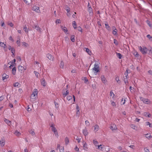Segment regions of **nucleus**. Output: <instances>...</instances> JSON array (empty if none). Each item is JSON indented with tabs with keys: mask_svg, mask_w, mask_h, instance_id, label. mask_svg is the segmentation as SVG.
Masks as SVG:
<instances>
[{
	"mask_svg": "<svg viewBox=\"0 0 152 152\" xmlns=\"http://www.w3.org/2000/svg\"><path fill=\"white\" fill-rule=\"evenodd\" d=\"M134 54L136 57H138L139 55L137 52H136L134 53Z\"/></svg>",
	"mask_w": 152,
	"mask_h": 152,
	"instance_id": "64",
	"label": "nucleus"
},
{
	"mask_svg": "<svg viewBox=\"0 0 152 152\" xmlns=\"http://www.w3.org/2000/svg\"><path fill=\"white\" fill-rule=\"evenodd\" d=\"M9 77V75L6 74L5 73L3 74L2 75V79L3 80L5 79H7Z\"/></svg>",
	"mask_w": 152,
	"mask_h": 152,
	"instance_id": "10",
	"label": "nucleus"
},
{
	"mask_svg": "<svg viewBox=\"0 0 152 152\" xmlns=\"http://www.w3.org/2000/svg\"><path fill=\"white\" fill-rule=\"evenodd\" d=\"M20 39H19V40H18L16 42V43L18 46H20Z\"/></svg>",
	"mask_w": 152,
	"mask_h": 152,
	"instance_id": "46",
	"label": "nucleus"
},
{
	"mask_svg": "<svg viewBox=\"0 0 152 152\" xmlns=\"http://www.w3.org/2000/svg\"><path fill=\"white\" fill-rule=\"evenodd\" d=\"M144 150L145 151V152H150L148 149H147L146 148H144Z\"/></svg>",
	"mask_w": 152,
	"mask_h": 152,
	"instance_id": "58",
	"label": "nucleus"
},
{
	"mask_svg": "<svg viewBox=\"0 0 152 152\" xmlns=\"http://www.w3.org/2000/svg\"><path fill=\"white\" fill-rule=\"evenodd\" d=\"M56 24L61 23V20L60 19H57L56 20Z\"/></svg>",
	"mask_w": 152,
	"mask_h": 152,
	"instance_id": "50",
	"label": "nucleus"
},
{
	"mask_svg": "<svg viewBox=\"0 0 152 152\" xmlns=\"http://www.w3.org/2000/svg\"><path fill=\"white\" fill-rule=\"evenodd\" d=\"M105 28L108 30H110V26H109L108 24L107 23H105Z\"/></svg>",
	"mask_w": 152,
	"mask_h": 152,
	"instance_id": "35",
	"label": "nucleus"
},
{
	"mask_svg": "<svg viewBox=\"0 0 152 152\" xmlns=\"http://www.w3.org/2000/svg\"><path fill=\"white\" fill-rule=\"evenodd\" d=\"M80 139H79L77 137L76 138V140L77 141L78 143L80 142Z\"/></svg>",
	"mask_w": 152,
	"mask_h": 152,
	"instance_id": "61",
	"label": "nucleus"
},
{
	"mask_svg": "<svg viewBox=\"0 0 152 152\" xmlns=\"http://www.w3.org/2000/svg\"><path fill=\"white\" fill-rule=\"evenodd\" d=\"M146 137L148 139H151L152 138V137L151 135L150 134H146Z\"/></svg>",
	"mask_w": 152,
	"mask_h": 152,
	"instance_id": "24",
	"label": "nucleus"
},
{
	"mask_svg": "<svg viewBox=\"0 0 152 152\" xmlns=\"http://www.w3.org/2000/svg\"><path fill=\"white\" fill-rule=\"evenodd\" d=\"M46 57L49 60L53 61V57L50 54H48L46 55Z\"/></svg>",
	"mask_w": 152,
	"mask_h": 152,
	"instance_id": "6",
	"label": "nucleus"
},
{
	"mask_svg": "<svg viewBox=\"0 0 152 152\" xmlns=\"http://www.w3.org/2000/svg\"><path fill=\"white\" fill-rule=\"evenodd\" d=\"M99 129V126L97 124H96L94 126V130L96 131L95 132L97 131Z\"/></svg>",
	"mask_w": 152,
	"mask_h": 152,
	"instance_id": "25",
	"label": "nucleus"
},
{
	"mask_svg": "<svg viewBox=\"0 0 152 152\" xmlns=\"http://www.w3.org/2000/svg\"><path fill=\"white\" fill-rule=\"evenodd\" d=\"M24 1L27 4H29L31 2V0H24Z\"/></svg>",
	"mask_w": 152,
	"mask_h": 152,
	"instance_id": "22",
	"label": "nucleus"
},
{
	"mask_svg": "<svg viewBox=\"0 0 152 152\" xmlns=\"http://www.w3.org/2000/svg\"><path fill=\"white\" fill-rule=\"evenodd\" d=\"M14 134L17 136H19L21 134L17 130L15 132Z\"/></svg>",
	"mask_w": 152,
	"mask_h": 152,
	"instance_id": "26",
	"label": "nucleus"
},
{
	"mask_svg": "<svg viewBox=\"0 0 152 152\" xmlns=\"http://www.w3.org/2000/svg\"><path fill=\"white\" fill-rule=\"evenodd\" d=\"M41 82L42 85L43 86H46V82L44 79H42L41 81Z\"/></svg>",
	"mask_w": 152,
	"mask_h": 152,
	"instance_id": "17",
	"label": "nucleus"
},
{
	"mask_svg": "<svg viewBox=\"0 0 152 152\" xmlns=\"http://www.w3.org/2000/svg\"><path fill=\"white\" fill-rule=\"evenodd\" d=\"M54 103L55 104V106L56 107V108H58V104L57 103H56V102L54 101Z\"/></svg>",
	"mask_w": 152,
	"mask_h": 152,
	"instance_id": "57",
	"label": "nucleus"
},
{
	"mask_svg": "<svg viewBox=\"0 0 152 152\" xmlns=\"http://www.w3.org/2000/svg\"><path fill=\"white\" fill-rule=\"evenodd\" d=\"M61 28L65 33L68 34L67 32H68V30L66 27H63V26H61Z\"/></svg>",
	"mask_w": 152,
	"mask_h": 152,
	"instance_id": "7",
	"label": "nucleus"
},
{
	"mask_svg": "<svg viewBox=\"0 0 152 152\" xmlns=\"http://www.w3.org/2000/svg\"><path fill=\"white\" fill-rule=\"evenodd\" d=\"M23 30L26 32L28 33V29H27L26 26L25 25L23 27Z\"/></svg>",
	"mask_w": 152,
	"mask_h": 152,
	"instance_id": "23",
	"label": "nucleus"
},
{
	"mask_svg": "<svg viewBox=\"0 0 152 152\" xmlns=\"http://www.w3.org/2000/svg\"><path fill=\"white\" fill-rule=\"evenodd\" d=\"M83 133L84 135L85 136H86L88 134V133L87 130L86 128L83 130Z\"/></svg>",
	"mask_w": 152,
	"mask_h": 152,
	"instance_id": "11",
	"label": "nucleus"
},
{
	"mask_svg": "<svg viewBox=\"0 0 152 152\" xmlns=\"http://www.w3.org/2000/svg\"><path fill=\"white\" fill-rule=\"evenodd\" d=\"M114 43L116 45H118V42L117 40H116L115 39H114Z\"/></svg>",
	"mask_w": 152,
	"mask_h": 152,
	"instance_id": "55",
	"label": "nucleus"
},
{
	"mask_svg": "<svg viewBox=\"0 0 152 152\" xmlns=\"http://www.w3.org/2000/svg\"><path fill=\"white\" fill-rule=\"evenodd\" d=\"M146 23L150 27H152V25L151 24L150 21L148 20H146Z\"/></svg>",
	"mask_w": 152,
	"mask_h": 152,
	"instance_id": "37",
	"label": "nucleus"
},
{
	"mask_svg": "<svg viewBox=\"0 0 152 152\" xmlns=\"http://www.w3.org/2000/svg\"><path fill=\"white\" fill-rule=\"evenodd\" d=\"M128 71L127 69L124 73V75L125 76V77L126 78H127V77H128Z\"/></svg>",
	"mask_w": 152,
	"mask_h": 152,
	"instance_id": "36",
	"label": "nucleus"
},
{
	"mask_svg": "<svg viewBox=\"0 0 152 152\" xmlns=\"http://www.w3.org/2000/svg\"><path fill=\"white\" fill-rule=\"evenodd\" d=\"M69 139L68 137H66L65 138V143L66 145H67L69 142Z\"/></svg>",
	"mask_w": 152,
	"mask_h": 152,
	"instance_id": "30",
	"label": "nucleus"
},
{
	"mask_svg": "<svg viewBox=\"0 0 152 152\" xmlns=\"http://www.w3.org/2000/svg\"><path fill=\"white\" fill-rule=\"evenodd\" d=\"M34 73L35 74L36 76H37V77H38V76L39 75V73L35 71H34Z\"/></svg>",
	"mask_w": 152,
	"mask_h": 152,
	"instance_id": "53",
	"label": "nucleus"
},
{
	"mask_svg": "<svg viewBox=\"0 0 152 152\" xmlns=\"http://www.w3.org/2000/svg\"><path fill=\"white\" fill-rule=\"evenodd\" d=\"M9 39L10 40H11L13 42L14 41V39H12V36H10L9 38Z\"/></svg>",
	"mask_w": 152,
	"mask_h": 152,
	"instance_id": "63",
	"label": "nucleus"
},
{
	"mask_svg": "<svg viewBox=\"0 0 152 152\" xmlns=\"http://www.w3.org/2000/svg\"><path fill=\"white\" fill-rule=\"evenodd\" d=\"M34 28H35L38 31L41 32V28L39 26H37L36 25H35L34 26Z\"/></svg>",
	"mask_w": 152,
	"mask_h": 152,
	"instance_id": "8",
	"label": "nucleus"
},
{
	"mask_svg": "<svg viewBox=\"0 0 152 152\" xmlns=\"http://www.w3.org/2000/svg\"><path fill=\"white\" fill-rule=\"evenodd\" d=\"M101 78L102 79V80L103 82L104 83H106L107 80H106L104 77V76L103 75H102L101 76Z\"/></svg>",
	"mask_w": 152,
	"mask_h": 152,
	"instance_id": "14",
	"label": "nucleus"
},
{
	"mask_svg": "<svg viewBox=\"0 0 152 152\" xmlns=\"http://www.w3.org/2000/svg\"><path fill=\"white\" fill-rule=\"evenodd\" d=\"M33 10L37 13H40V11L39 10V7L36 6H34L33 7Z\"/></svg>",
	"mask_w": 152,
	"mask_h": 152,
	"instance_id": "4",
	"label": "nucleus"
},
{
	"mask_svg": "<svg viewBox=\"0 0 152 152\" xmlns=\"http://www.w3.org/2000/svg\"><path fill=\"white\" fill-rule=\"evenodd\" d=\"M110 128L112 131H113L117 129V128L115 124H112L111 125Z\"/></svg>",
	"mask_w": 152,
	"mask_h": 152,
	"instance_id": "5",
	"label": "nucleus"
},
{
	"mask_svg": "<svg viewBox=\"0 0 152 152\" xmlns=\"http://www.w3.org/2000/svg\"><path fill=\"white\" fill-rule=\"evenodd\" d=\"M71 41L73 42H75V36L72 35L71 37L70 38Z\"/></svg>",
	"mask_w": 152,
	"mask_h": 152,
	"instance_id": "29",
	"label": "nucleus"
},
{
	"mask_svg": "<svg viewBox=\"0 0 152 152\" xmlns=\"http://www.w3.org/2000/svg\"><path fill=\"white\" fill-rule=\"evenodd\" d=\"M113 29H115L113 31V34L114 35H116L117 34V30L115 28V27L114 26H113L112 27Z\"/></svg>",
	"mask_w": 152,
	"mask_h": 152,
	"instance_id": "12",
	"label": "nucleus"
},
{
	"mask_svg": "<svg viewBox=\"0 0 152 152\" xmlns=\"http://www.w3.org/2000/svg\"><path fill=\"white\" fill-rule=\"evenodd\" d=\"M0 45L2 47H3L4 48H5L6 47V45L3 42H0Z\"/></svg>",
	"mask_w": 152,
	"mask_h": 152,
	"instance_id": "32",
	"label": "nucleus"
},
{
	"mask_svg": "<svg viewBox=\"0 0 152 152\" xmlns=\"http://www.w3.org/2000/svg\"><path fill=\"white\" fill-rule=\"evenodd\" d=\"M87 146V144L85 142L84 144V145H83V147H84V149L85 150H86V149H87V147L86 146Z\"/></svg>",
	"mask_w": 152,
	"mask_h": 152,
	"instance_id": "45",
	"label": "nucleus"
},
{
	"mask_svg": "<svg viewBox=\"0 0 152 152\" xmlns=\"http://www.w3.org/2000/svg\"><path fill=\"white\" fill-rule=\"evenodd\" d=\"M4 121L8 125H10L11 121H9L6 118H5L4 119Z\"/></svg>",
	"mask_w": 152,
	"mask_h": 152,
	"instance_id": "19",
	"label": "nucleus"
},
{
	"mask_svg": "<svg viewBox=\"0 0 152 152\" xmlns=\"http://www.w3.org/2000/svg\"><path fill=\"white\" fill-rule=\"evenodd\" d=\"M146 123L147 125H149V126L150 127H152V126L151 125V124H150L149 122H146Z\"/></svg>",
	"mask_w": 152,
	"mask_h": 152,
	"instance_id": "47",
	"label": "nucleus"
},
{
	"mask_svg": "<svg viewBox=\"0 0 152 152\" xmlns=\"http://www.w3.org/2000/svg\"><path fill=\"white\" fill-rule=\"evenodd\" d=\"M60 152H64V147H61V149H60Z\"/></svg>",
	"mask_w": 152,
	"mask_h": 152,
	"instance_id": "59",
	"label": "nucleus"
},
{
	"mask_svg": "<svg viewBox=\"0 0 152 152\" xmlns=\"http://www.w3.org/2000/svg\"><path fill=\"white\" fill-rule=\"evenodd\" d=\"M50 126L52 128L51 130L53 132L57 130L53 124H52Z\"/></svg>",
	"mask_w": 152,
	"mask_h": 152,
	"instance_id": "13",
	"label": "nucleus"
},
{
	"mask_svg": "<svg viewBox=\"0 0 152 152\" xmlns=\"http://www.w3.org/2000/svg\"><path fill=\"white\" fill-rule=\"evenodd\" d=\"M147 37L151 41H152V37L151 36L150 34L147 35Z\"/></svg>",
	"mask_w": 152,
	"mask_h": 152,
	"instance_id": "39",
	"label": "nucleus"
},
{
	"mask_svg": "<svg viewBox=\"0 0 152 152\" xmlns=\"http://www.w3.org/2000/svg\"><path fill=\"white\" fill-rule=\"evenodd\" d=\"M88 11L89 12L90 15H93V11L92 8H91V6L90 7H89L88 9Z\"/></svg>",
	"mask_w": 152,
	"mask_h": 152,
	"instance_id": "9",
	"label": "nucleus"
},
{
	"mask_svg": "<svg viewBox=\"0 0 152 152\" xmlns=\"http://www.w3.org/2000/svg\"><path fill=\"white\" fill-rule=\"evenodd\" d=\"M8 25H9L11 27H12L13 26V24L11 22H8Z\"/></svg>",
	"mask_w": 152,
	"mask_h": 152,
	"instance_id": "43",
	"label": "nucleus"
},
{
	"mask_svg": "<svg viewBox=\"0 0 152 152\" xmlns=\"http://www.w3.org/2000/svg\"><path fill=\"white\" fill-rule=\"evenodd\" d=\"M18 69L19 71H20V72H22V71H23L25 69H24V68L21 66H19L18 67Z\"/></svg>",
	"mask_w": 152,
	"mask_h": 152,
	"instance_id": "15",
	"label": "nucleus"
},
{
	"mask_svg": "<svg viewBox=\"0 0 152 152\" xmlns=\"http://www.w3.org/2000/svg\"><path fill=\"white\" fill-rule=\"evenodd\" d=\"M92 69L93 70V71H94V72L95 75H96V74L97 72H99V69H97L94 68H93Z\"/></svg>",
	"mask_w": 152,
	"mask_h": 152,
	"instance_id": "18",
	"label": "nucleus"
},
{
	"mask_svg": "<svg viewBox=\"0 0 152 152\" xmlns=\"http://www.w3.org/2000/svg\"><path fill=\"white\" fill-rule=\"evenodd\" d=\"M139 48L140 51L143 54H145L147 53L148 49L146 48H142L141 46H140L139 47Z\"/></svg>",
	"mask_w": 152,
	"mask_h": 152,
	"instance_id": "1",
	"label": "nucleus"
},
{
	"mask_svg": "<svg viewBox=\"0 0 152 152\" xmlns=\"http://www.w3.org/2000/svg\"><path fill=\"white\" fill-rule=\"evenodd\" d=\"M5 143V140L4 139V137H3L1 138V139L0 140V144L1 145V147L4 146Z\"/></svg>",
	"mask_w": 152,
	"mask_h": 152,
	"instance_id": "2",
	"label": "nucleus"
},
{
	"mask_svg": "<svg viewBox=\"0 0 152 152\" xmlns=\"http://www.w3.org/2000/svg\"><path fill=\"white\" fill-rule=\"evenodd\" d=\"M55 136L58 137V134L57 131V130L55 131V132H54Z\"/></svg>",
	"mask_w": 152,
	"mask_h": 152,
	"instance_id": "49",
	"label": "nucleus"
},
{
	"mask_svg": "<svg viewBox=\"0 0 152 152\" xmlns=\"http://www.w3.org/2000/svg\"><path fill=\"white\" fill-rule=\"evenodd\" d=\"M77 29H78V30L79 31H80L81 32L82 31V29L80 27V26H79V27H78Z\"/></svg>",
	"mask_w": 152,
	"mask_h": 152,
	"instance_id": "60",
	"label": "nucleus"
},
{
	"mask_svg": "<svg viewBox=\"0 0 152 152\" xmlns=\"http://www.w3.org/2000/svg\"><path fill=\"white\" fill-rule=\"evenodd\" d=\"M16 69L15 67H14L12 69V72L13 75H15L16 73Z\"/></svg>",
	"mask_w": 152,
	"mask_h": 152,
	"instance_id": "28",
	"label": "nucleus"
},
{
	"mask_svg": "<svg viewBox=\"0 0 152 152\" xmlns=\"http://www.w3.org/2000/svg\"><path fill=\"white\" fill-rule=\"evenodd\" d=\"M13 86L15 87H20V84L18 83H16L14 84Z\"/></svg>",
	"mask_w": 152,
	"mask_h": 152,
	"instance_id": "21",
	"label": "nucleus"
},
{
	"mask_svg": "<svg viewBox=\"0 0 152 152\" xmlns=\"http://www.w3.org/2000/svg\"><path fill=\"white\" fill-rule=\"evenodd\" d=\"M94 68H96L97 69H99V66L98 65V64H96V63L94 64Z\"/></svg>",
	"mask_w": 152,
	"mask_h": 152,
	"instance_id": "40",
	"label": "nucleus"
},
{
	"mask_svg": "<svg viewBox=\"0 0 152 152\" xmlns=\"http://www.w3.org/2000/svg\"><path fill=\"white\" fill-rule=\"evenodd\" d=\"M115 80L117 83H120L119 79L118 77H116L115 78Z\"/></svg>",
	"mask_w": 152,
	"mask_h": 152,
	"instance_id": "48",
	"label": "nucleus"
},
{
	"mask_svg": "<svg viewBox=\"0 0 152 152\" xmlns=\"http://www.w3.org/2000/svg\"><path fill=\"white\" fill-rule=\"evenodd\" d=\"M142 100L144 103L145 104H148L149 102V100L147 99H143Z\"/></svg>",
	"mask_w": 152,
	"mask_h": 152,
	"instance_id": "16",
	"label": "nucleus"
},
{
	"mask_svg": "<svg viewBox=\"0 0 152 152\" xmlns=\"http://www.w3.org/2000/svg\"><path fill=\"white\" fill-rule=\"evenodd\" d=\"M64 63L63 61H61L60 63V66L61 68H63L64 66Z\"/></svg>",
	"mask_w": 152,
	"mask_h": 152,
	"instance_id": "27",
	"label": "nucleus"
},
{
	"mask_svg": "<svg viewBox=\"0 0 152 152\" xmlns=\"http://www.w3.org/2000/svg\"><path fill=\"white\" fill-rule=\"evenodd\" d=\"M29 132L32 135H34L35 134V133L33 131H32V130L29 131Z\"/></svg>",
	"mask_w": 152,
	"mask_h": 152,
	"instance_id": "41",
	"label": "nucleus"
},
{
	"mask_svg": "<svg viewBox=\"0 0 152 152\" xmlns=\"http://www.w3.org/2000/svg\"><path fill=\"white\" fill-rule=\"evenodd\" d=\"M72 99V97L70 96H68L67 97V99L68 100H70Z\"/></svg>",
	"mask_w": 152,
	"mask_h": 152,
	"instance_id": "51",
	"label": "nucleus"
},
{
	"mask_svg": "<svg viewBox=\"0 0 152 152\" xmlns=\"http://www.w3.org/2000/svg\"><path fill=\"white\" fill-rule=\"evenodd\" d=\"M110 96H113V97L114 96H115V94H114L113 93L112 91H111L110 92Z\"/></svg>",
	"mask_w": 152,
	"mask_h": 152,
	"instance_id": "52",
	"label": "nucleus"
},
{
	"mask_svg": "<svg viewBox=\"0 0 152 152\" xmlns=\"http://www.w3.org/2000/svg\"><path fill=\"white\" fill-rule=\"evenodd\" d=\"M37 90L36 89H34L31 96V98L32 99H34V97H35L36 95H37Z\"/></svg>",
	"mask_w": 152,
	"mask_h": 152,
	"instance_id": "3",
	"label": "nucleus"
},
{
	"mask_svg": "<svg viewBox=\"0 0 152 152\" xmlns=\"http://www.w3.org/2000/svg\"><path fill=\"white\" fill-rule=\"evenodd\" d=\"M103 148V147L102 146V145H98V149H100L101 150H102V149Z\"/></svg>",
	"mask_w": 152,
	"mask_h": 152,
	"instance_id": "54",
	"label": "nucleus"
},
{
	"mask_svg": "<svg viewBox=\"0 0 152 152\" xmlns=\"http://www.w3.org/2000/svg\"><path fill=\"white\" fill-rule=\"evenodd\" d=\"M93 142L94 144L96 145L97 146V144H98V142L97 141L95 140H93Z\"/></svg>",
	"mask_w": 152,
	"mask_h": 152,
	"instance_id": "44",
	"label": "nucleus"
},
{
	"mask_svg": "<svg viewBox=\"0 0 152 152\" xmlns=\"http://www.w3.org/2000/svg\"><path fill=\"white\" fill-rule=\"evenodd\" d=\"M85 124L87 126H89V122L87 120H86L85 121Z\"/></svg>",
	"mask_w": 152,
	"mask_h": 152,
	"instance_id": "62",
	"label": "nucleus"
},
{
	"mask_svg": "<svg viewBox=\"0 0 152 152\" xmlns=\"http://www.w3.org/2000/svg\"><path fill=\"white\" fill-rule=\"evenodd\" d=\"M86 49V51L88 53V54L89 55H90L91 53V51H90L88 49V48H85Z\"/></svg>",
	"mask_w": 152,
	"mask_h": 152,
	"instance_id": "34",
	"label": "nucleus"
},
{
	"mask_svg": "<svg viewBox=\"0 0 152 152\" xmlns=\"http://www.w3.org/2000/svg\"><path fill=\"white\" fill-rule=\"evenodd\" d=\"M69 93V91L68 90H67L65 92H64L63 94V96L65 97Z\"/></svg>",
	"mask_w": 152,
	"mask_h": 152,
	"instance_id": "20",
	"label": "nucleus"
},
{
	"mask_svg": "<svg viewBox=\"0 0 152 152\" xmlns=\"http://www.w3.org/2000/svg\"><path fill=\"white\" fill-rule=\"evenodd\" d=\"M116 54L117 56L119 59H121V58L122 56L120 53H116Z\"/></svg>",
	"mask_w": 152,
	"mask_h": 152,
	"instance_id": "33",
	"label": "nucleus"
},
{
	"mask_svg": "<svg viewBox=\"0 0 152 152\" xmlns=\"http://www.w3.org/2000/svg\"><path fill=\"white\" fill-rule=\"evenodd\" d=\"M72 26L74 28H76V23L75 21H74L72 22Z\"/></svg>",
	"mask_w": 152,
	"mask_h": 152,
	"instance_id": "31",
	"label": "nucleus"
},
{
	"mask_svg": "<svg viewBox=\"0 0 152 152\" xmlns=\"http://www.w3.org/2000/svg\"><path fill=\"white\" fill-rule=\"evenodd\" d=\"M82 79L84 81L85 83H86L88 81V80L86 77H83L82 78Z\"/></svg>",
	"mask_w": 152,
	"mask_h": 152,
	"instance_id": "38",
	"label": "nucleus"
},
{
	"mask_svg": "<svg viewBox=\"0 0 152 152\" xmlns=\"http://www.w3.org/2000/svg\"><path fill=\"white\" fill-rule=\"evenodd\" d=\"M15 49L12 48L11 50V52H12V54H13V53H15Z\"/></svg>",
	"mask_w": 152,
	"mask_h": 152,
	"instance_id": "56",
	"label": "nucleus"
},
{
	"mask_svg": "<svg viewBox=\"0 0 152 152\" xmlns=\"http://www.w3.org/2000/svg\"><path fill=\"white\" fill-rule=\"evenodd\" d=\"M22 43L23 44V46L27 47L28 45V44L26 43L25 42H23Z\"/></svg>",
	"mask_w": 152,
	"mask_h": 152,
	"instance_id": "42",
	"label": "nucleus"
}]
</instances>
